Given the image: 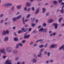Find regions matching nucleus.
<instances>
[{
    "label": "nucleus",
    "mask_w": 64,
    "mask_h": 64,
    "mask_svg": "<svg viewBox=\"0 0 64 64\" xmlns=\"http://www.w3.org/2000/svg\"><path fill=\"white\" fill-rule=\"evenodd\" d=\"M61 5H64L62 6V9L60 10V12L61 13H63L64 12V3L62 2L61 4Z\"/></svg>",
    "instance_id": "1"
},
{
    "label": "nucleus",
    "mask_w": 64,
    "mask_h": 64,
    "mask_svg": "<svg viewBox=\"0 0 64 64\" xmlns=\"http://www.w3.org/2000/svg\"><path fill=\"white\" fill-rule=\"evenodd\" d=\"M19 46H20L21 47H22L23 46V44L21 43H19L18 44H16V49H18Z\"/></svg>",
    "instance_id": "2"
},
{
    "label": "nucleus",
    "mask_w": 64,
    "mask_h": 64,
    "mask_svg": "<svg viewBox=\"0 0 64 64\" xmlns=\"http://www.w3.org/2000/svg\"><path fill=\"white\" fill-rule=\"evenodd\" d=\"M5 51V49H0V52L1 53H4V55H6V53Z\"/></svg>",
    "instance_id": "3"
},
{
    "label": "nucleus",
    "mask_w": 64,
    "mask_h": 64,
    "mask_svg": "<svg viewBox=\"0 0 64 64\" xmlns=\"http://www.w3.org/2000/svg\"><path fill=\"white\" fill-rule=\"evenodd\" d=\"M27 34L26 33L25 34V35H24V39H27V38H29L30 37V34H28L27 35Z\"/></svg>",
    "instance_id": "4"
},
{
    "label": "nucleus",
    "mask_w": 64,
    "mask_h": 64,
    "mask_svg": "<svg viewBox=\"0 0 64 64\" xmlns=\"http://www.w3.org/2000/svg\"><path fill=\"white\" fill-rule=\"evenodd\" d=\"M5 64H12V60H7Z\"/></svg>",
    "instance_id": "5"
},
{
    "label": "nucleus",
    "mask_w": 64,
    "mask_h": 64,
    "mask_svg": "<svg viewBox=\"0 0 64 64\" xmlns=\"http://www.w3.org/2000/svg\"><path fill=\"white\" fill-rule=\"evenodd\" d=\"M6 49L8 52H11L12 51V48L10 47H7Z\"/></svg>",
    "instance_id": "6"
},
{
    "label": "nucleus",
    "mask_w": 64,
    "mask_h": 64,
    "mask_svg": "<svg viewBox=\"0 0 64 64\" xmlns=\"http://www.w3.org/2000/svg\"><path fill=\"white\" fill-rule=\"evenodd\" d=\"M54 26V28L55 29H57L58 28V24L56 23H54L53 24Z\"/></svg>",
    "instance_id": "7"
},
{
    "label": "nucleus",
    "mask_w": 64,
    "mask_h": 64,
    "mask_svg": "<svg viewBox=\"0 0 64 64\" xmlns=\"http://www.w3.org/2000/svg\"><path fill=\"white\" fill-rule=\"evenodd\" d=\"M12 5L11 4L9 3L6 4H5L3 6V7H7V6H10Z\"/></svg>",
    "instance_id": "8"
},
{
    "label": "nucleus",
    "mask_w": 64,
    "mask_h": 64,
    "mask_svg": "<svg viewBox=\"0 0 64 64\" xmlns=\"http://www.w3.org/2000/svg\"><path fill=\"white\" fill-rule=\"evenodd\" d=\"M22 30L23 32H25L26 31H27L28 29L27 28H23L22 29Z\"/></svg>",
    "instance_id": "9"
},
{
    "label": "nucleus",
    "mask_w": 64,
    "mask_h": 64,
    "mask_svg": "<svg viewBox=\"0 0 64 64\" xmlns=\"http://www.w3.org/2000/svg\"><path fill=\"white\" fill-rule=\"evenodd\" d=\"M31 6V4L29 2H27L26 4V6L27 7H30Z\"/></svg>",
    "instance_id": "10"
},
{
    "label": "nucleus",
    "mask_w": 64,
    "mask_h": 64,
    "mask_svg": "<svg viewBox=\"0 0 64 64\" xmlns=\"http://www.w3.org/2000/svg\"><path fill=\"white\" fill-rule=\"evenodd\" d=\"M39 9L38 8L36 10L35 14L36 15H37V14H38L39 13Z\"/></svg>",
    "instance_id": "11"
},
{
    "label": "nucleus",
    "mask_w": 64,
    "mask_h": 64,
    "mask_svg": "<svg viewBox=\"0 0 64 64\" xmlns=\"http://www.w3.org/2000/svg\"><path fill=\"white\" fill-rule=\"evenodd\" d=\"M42 52H39V54L37 55L38 57H39V58H41V57H42Z\"/></svg>",
    "instance_id": "12"
},
{
    "label": "nucleus",
    "mask_w": 64,
    "mask_h": 64,
    "mask_svg": "<svg viewBox=\"0 0 64 64\" xmlns=\"http://www.w3.org/2000/svg\"><path fill=\"white\" fill-rule=\"evenodd\" d=\"M8 41V37H6L4 39V42H7Z\"/></svg>",
    "instance_id": "13"
},
{
    "label": "nucleus",
    "mask_w": 64,
    "mask_h": 64,
    "mask_svg": "<svg viewBox=\"0 0 64 64\" xmlns=\"http://www.w3.org/2000/svg\"><path fill=\"white\" fill-rule=\"evenodd\" d=\"M55 46H56L57 45H54V44H52L51 45L50 48H49L50 49H51L52 48H54L55 47Z\"/></svg>",
    "instance_id": "14"
},
{
    "label": "nucleus",
    "mask_w": 64,
    "mask_h": 64,
    "mask_svg": "<svg viewBox=\"0 0 64 64\" xmlns=\"http://www.w3.org/2000/svg\"><path fill=\"white\" fill-rule=\"evenodd\" d=\"M21 7H22V6L20 5L16 6V8L17 9H20L21 8Z\"/></svg>",
    "instance_id": "15"
},
{
    "label": "nucleus",
    "mask_w": 64,
    "mask_h": 64,
    "mask_svg": "<svg viewBox=\"0 0 64 64\" xmlns=\"http://www.w3.org/2000/svg\"><path fill=\"white\" fill-rule=\"evenodd\" d=\"M14 41H19V39L17 37H15L14 38Z\"/></svg>",
    "instance_id": "16"
},
{
    "label": "nucleus",
    "mask_w": 64,
    "mask_h": 64,
    "mask_svg": "<svg viewBox=\"0 0 64 64\" xmlns=\"http://www.w3.org/2000/svg\"><path fill=\"white\" fill-rule=\"evenodd\" d=\"M42 12L44 13H45V11H46V9L45 8H43L42 9Z\"/></svg>",
    "instance_id": "17"
},
{
    "label": "nucleus",
    "mask_w": 64,
    "mask_h": 64,
    "mask_svg": "<svg viewBox=\"0 0 64 64\" xmlns=\"http://www.w3.org/2000/svg\"><path fill=\"white\" fill-rule=\"evenodd\" d=\"M17 50H13V53L14 54H17Z\"/></svg>",
    "instance_id": "18"
},
{
    "label": "nucleus",
    "mask_w": 64,
    "mask_h": 64,
    "mask_svg": "<svg viewBox=\"0 0 64 64\" xmlns=\"http://www.w3.org/2000/svg\"><path fill=\"white\" fill-rule=\"evenodd\" d=\"M53 21V20L52 19H50L48 21V23H52Z\"/></svg>",
    "instance_id": "19"
},
{
    "label": "nucleus",
    "mask_w": 64,
    "mask_h": 64,
    "mask_svg": "<svg viewBox=\"0 0 64 64\" xmlns=\"http://www.w3.org/2000/svg\"><path fill=\"white\" fill-rule=\"evenodd\" d=\"M32 62L33 63H36L37 62L36 61V59L35 58H33L32 60Z\"/></svg>",
    "instance_id": "20"
},
{
    "label": "nucleus",
    "mask_w": 64,
    "mask_h": 64,
    "mask_svg": "<svg viewBox=\"0 0 64 64\" xmlns=\"http://www.w3.org/2000/svg\"><path fill=\"white\" fill-rule=\"evenodd\" d=\"M2 35L4 36L6 35V31H4L2 33Z\"/></svg>",
    "instance_id": "21"
},
{
    "label": "nucleus",
    "mask_w": 64,
    "mask_h": 64,
    "mask_svg": "<svg viewBox=\"0 0 64 64\" xmlns=\"http://www.w3.org/2000/svg\"><path fill=\"white\" fill-rule=\"evenodd\" d=\"M17 17L14 18H12V21H14V22H15V21H16L17 20Z\"/></svg>",
    "instance_id": "22"
},
{
    "label": "nucleus",
    "mask_w": 64,
    "mask_h": 64,
    "mask_svg": "<svg viewBox=\"0 0 64 64\" xmlns=\"http://www.w3.org/2000/svg\"><path fill=\"white\" fill-rule=\"evenodd\" d=\"M21 17H22V16H21V15H20L16 17L17 19H20V18H21Z\"/></svg>",
    "instance_id": "23"
},
{
    "label": "nucleus",
    "mask_w": 64,
    "mask_h": 64,
    "mask_svg": "<svg viewBox=\"0 0 64 64\" xmlns=\"http://www.w3.org/2000/svg\"><path fill=\"white\" fill-rule=\"evenodd\" d=\"M64 48V45H62V46L60 47L59 48V49L60 50H61L62 49H63Z\"/></svg>",
    "instance_id": "24"
},
{
    "label": "nucleus",
    "mask_w": 64,
    "mask_h": 64,
    "mask_svg": "<svg viewBox=\"0 0 64 64\" xmlns=\"http://www.w3.org/2000/svg\"><path fill=\"white\" fill-rule=\"evenodd\" d=\"M30 20H31V22H34L35 21V18H30Z\"/></svg>",
    "instance_id": "25"
},
{
    "label": "nucleus",
    "mask_w": 64,
    "mask_h": 64,
    "mask_svg": "<svg viewBox=\"0 0 64 64\" xmlns=\"http://www.w3.org/2000/svg\"><path fill=\"white\" fill-rule=\"evenodd\" d=\"M36 25V24H34V23H32L31 24V26L32 27H34V26Z\"/></svg>",
    "instance_id": "26"
},
{
    "label": "nucleus",
    "mask_w": 64,
    "mask_h": 64,
    "mask_svg": "<svg viewBox=\"0 0 64 64\" xmlns=\"http://www.w3.org/2000/svg\"><path fill=\"white\" fill-rule=\"evenodd\" d=\"M53 3L55 5H57L58 2H57L56 1H54L53 2Z\"/></svg>",
    "instance_id": "27"
},
{
    "label": "nucleus",
    "mask_w": 64,
    "mask_h": 64,
    "mask_svg": "<svg viewBox=\"0 0 64 64\" xmlns=\"http://www.w3.org/2000/svg\"><path fill=\"white\" fill-rule=\"evenodd\" d=\"M44 30V29L42 28H41L40 29V30H38V31L40 32V31H41V32H43V31Z\"/></svg>",
    "instance_id": "28"
},
{
    "label": "nucleus",
    "mask_w": 64,
    "mask_h": 64,
    "mask_svg": "<svg viewBox=\"0 0 64 64\" xmlns=\"http://www.w3.org/2000/svg\"><path fill=\"white\" fill-rule=\"evenodd\" d=\"M32 32L33 33H34V34H36L37 33H38V32L36 30H34Z\"/></svg>",
    "instance_id": "29"
},
{
    "label": "nucleus",
    "mask_w": 64,
    "mask_h": 64,
    "mask_svg": "<svg viewBox=\"0 0 64 64\" xmlns=\"http://www.w3.org/2000/svg\"><path fill=\"white\" fill-rule=\"evenodd\" d=\"M44 46V45L43 44H42L39 46V48H43Z\"/></svg>",
    "instance_id": "30"
},
{
    "label": "nucleus",
    "mask_w": 64,
    "mask_h": 64,
    "mask_svg": "<svg viewBox=\"0 0 64 64\" xmlns=\"http://www.w3.org/2000/svg\"><path fill=\"white\" fill-rule=\"evenodd\" d=\"M19 57H17L15 59V61H18L19 60Z\"/></svg>",
    "instance_id": "31"
},
{
    "label": "nucleus",
    "mask_w": 64,
    "mask_h": 64,
    "mask_svg": "<svg viewBox=\"0 0 64 64\" xmlns=\"http://www.w3.org/2000/svg\"><path fill=\"white\" fill-rule=\"evenodd\" d=\"M22 22L24 24H25V21H24V18L23 17L22 19Z\"/></svg>",
    "instance_id": "32"
},
{
    "label": "nucleus",
    "mask_w": 64,
    "mask_h": 64,
    "mask_svg": "<svg viewBox=\"0 0 64 64\" xmlns=\"http://www.w3.org/2000/svg\"><path fill=\"white\" fill-rule=\"evenodd\" d=\"M43 31L45 33H46L47 32V29L46 28H45L44 29Z\"/></svg>",
    "instance_id": "33"
},
{
    "label": "nucleus",
    "mask_w": 64,
    "mask_h": 64,
    "mask_svg": "<svg viewBox=\"0 0 64 64\" xmlns=\"http://www.w3.org/2000/svg\"><path fill=\"white\" fill-rule=\"evenodd\" d=\"M4 16V14H2L0 15V18H2Z\"/></svg>",
    "instance_id": "34"
},
{
    "label": "nucleus",
    "mask_w": 64,
    "mask_h": 64,
    "mask_svg": "<svg viewBox=\"0 0 64 64\" xmlns=\"http://www.w3.org/2000/svg\"><path fill=\"white\" fill-rule=\"evenodd\" d=\"M43 51H44V49H41L40 50V53H41V52H43Z\"/></svg>",
    "instance_id": "35"
},
{
    "label": "nucleus",
    "mask_w": 64,
    "mask_h": 64,
    "mask_svg": "<svg viewBox=\"0 0 64 64\" xmlns=\"http://www.w3.org/2000/svg\"><path fill=\"white\" fill-rule=\"evenodd\" d=\"M6 33H7L8 35H9V30H6Z\"/></svg>",
    "instance_id": "36"
},
{
    "label": "nucleus",
    "mask_w": 64,
    "mask_h": 64,
    "mask_svg": "<svg viewBox=\"0 0 64 64\" xmlns=\"http://www.w3.org/2000/svg\"><path fill=\"white\" fill-rule=\"evenodd\" d=\"M43 26L44 27H46V23H44L43 24Z\"/></svg>",
    "instance_id": "37"
},
{
    "label": "nucleus",
    "mask_w": 64,
    "mask_h": 64,
    "mask_svg": "<svg viewBox=\"0 0 64 64\" xmlns=\"http://www.w3.org/2000/svg\"><path fill=\"white\" fill-rule=\"evenodd\" d=\"M63 0H59L58 1V2L59 3H62Z\"/></svg>",
    "instance_id": "38"
},
{
    "label": "nucleus",
    "mask_w": 64,
    "mask_h": 64,
    "mask_svg": "<svg viewBox=\"0 0 64 64\" xmlns=\"http://www.w3.org/2000/svg\"><path fill=\"white\" fill-rule=\"evenodd\" d=\"M62 19V18H59V20H58V22H61V20Z\"/></svg>",
    "instance_id": "39"
},
{
    "label": "nucleus",
    "mask_w": 64,
    "mask_h": 64,
    "mask_svg": "<svg viewBox=\"0 0 64 64\" xmlns=\"http://www.w3.org/2000/svg\"><path fill=\"white\" fill-rule=\"evenodd\" d=\"M3 22H4V20H2L0 22V23L2 24V23H3Z\"/></svg>",
    "instance_id": "40"
},
{
    "label": "nucleus",
    "mask_w": 64,
    "mask_h": 64,
    "mask_svg": "<svg viewBox=\"0 0 64 64\" xmlns=\"http://www.w3.org/2000/svg\"><path fill=\"white\" fill-rule=\"evenodd\" d=\"M51 52H49L47 53V55L48 56H49L50 55Z\"/></svg>",
    "instance_id": "41"
},
{
    "label": "nucleus",
    "mask_w": 64,
    "mask_h": 64,
    "mask_svg": "<svg viewBox=\"0 0 64 64\" xmlns=\"http://www.w3.org/2000/svg\"><path fill=\"white\" fill-rule=\"evenodd\" d=\"M11 9L12 11H14V6H12L11 8Z\"/></svg>",
    "instance_id": "42"
},
{
    "label": "nucleus",
    "mask_w": 64,
    "mask_h": 64,
    "mask_svg": "<svg viewBox=\"0 0 64 64\" xmlns=\"http://www.w3.org/2000/svg\"><path fill=\"white\" fill-rule=\"evenodd\" d=\"M33 56L34 58H37V56H36V55L35 54L33 55Z\"/></svg>",
    "instance_id": "43"
},
{
    "label": "nucleus",
    "mask_w": 64,
    "mask_h": 64,
    "mask_svg": "<svg viewBox=\"0 0 64 64\" xmlns=\"http://www.w3.org/2000/svg\"><path fill=\"white\" fill-rule=\"evenodd\" d=\"M56 34L57 33L56 32H54L52 34V36H55Z\"/></svg>",
    "instance_id": "44"
},
{
    "label": "nucleus",
    "mask_w": 64,
    "mask_h": 64,
    "mask_svg": "<svg viewBox=\"0 0 64 64\" xmlns=\"http://www.w3.org/2000/svg\"><path fill=\"white\" fill-rule=\"evenodd\" d=\"M7 57V56H3L2 58H3V59H5V58H6Z\"/></svg>",
    "instance_id": "45"
},
{
    "label": "nucleus",
    "mask_w": 64,
    "mask_h": 64,
    "mask_svg": "<svg viewBox=\"0 0 64 64\" xmlns=\"http://www.w3.org/2000/svg\"><path fill=\"white\" fill-rule=\"evenodd\" d=\"M32 11H34L35 10V8L34 7H32Z\"/></svg>",
    "instance_id": "46"
},
{
    "label": "nucleus",
    "mask_w": 64,
    "mask_h": 64,
    "mask_svg": "<svg viewBox=\"0 0 64 64\" xmlns=\"http://www.w3.org/2000/svg\"><path fill=\"white\" fill-rule=\"evenodd\" d=\"M37 45V44H36V43H35L34 44L33 46L34 47H35V46H36Z\"/></svg>",
    "instance_id": "47"
},
{
    "label": "nucleus",
    "mask_w": 64,
    "mask_h": 64,
    "mask_svg": "<svg viewBox=\"0 0 64 64\" xmlns=\"http://www.w3.org/2000/svg\"><path fill=\"white\" fill-rule=\"evenodd\" d=\"M47 45H48V44H46L44 46V47L45 48H46V47H47Z\"/></svg>",
    "instance_id": "48"
},
{
    "label": "nucleus",
    "mask_w": 64,
    "mask_h": 64,
    "mask_svg": "<svg viewBox=\"0 0 64 64\" xmlns=\"http://www.w3.org/2000/svg\"><path fill=\"white\" fill-rule=\"evenodd\" d=\"M22 43H25V40H23L22 42Z\"/></svg>",
    "instance_id": "49"
},
{
    "label": "nucleus",
    "mask_w": 64,
    "mask_h": 64,
    "mask_svg": "<svg viewBox=\"0 0 64 64\" xmlns=\"http://www.w3.org/2000/svg\"><path fill=\"white\" fill-rule=\"evenodd\" d=\"M53 62V60H51L50 61V62L51 63H52Z\"/></svg>",
    "instance_id": "50"
},
{
    "label": "nucleus",
    "mask_w": 64,
    "mask_h": 64,
    "mask_svg": "<svg viewBox=\"0 0 64 64\" xmlns=\"http://www.w3.org/2000/svg\"><path fill=\"white\" fill-rule=\"evenodd\" d=\"M44 53L45 54H47V51H45L44 52Z\"/></svg>",
    "instance_id": "51"
},
{
    "label": "nucleus",
    "mask_w": 64,
    "mask_h": 64,
    "mask_svg": "<svg viewBox=\"0 0 64 64\" xmlns=\"http://www.w3.org/2000/svg\"><path fill=\"white\" fill-rule=\"evenodd\" d=\"M12 29H13V30H15L16 29V27H13L12 28Z\"/></svg>",
    "instance_id": "52"
},
{
    "label": "nucleus",
    "mask_w": 64,
    "mask_h": 64,
    "mask_svg": "<svg viewBox=\"0 0 64 64\" xmlns=\"http://www.w3.org/2000/svg\"><path fill=\"white\" fill-rule=\"evenodd\" d=\"M29 17H30V14H28L27 16L26 17V18H29Z\"/></svg>",
    "instance_id": "53"
},
{
    "label": "nucleus",
    "mask_w": 64,
    "mask_h": 64,
    "mask_svg": "<svg viewBox=\"0 0 64 64\" xmlns=\"http://www.w3.org/2000/svg\"><path fill=\"white\" fill-rule=\"evenodd\" d=\"M21 32V30H19L18 31V33H20Z\"/></svg>",
    "instance_id": "54"
},
{
    "label": "nucleus",
    "mask_w": 64,
    "mask_h": 64,
    "mask_svg": "<svg viewBox=\"0 0 64 64\" xmlns=\"http://www.w3.org/2000/svg\"><path fill=\"white\" fill-rule=\"evenodd\" d=\"M49 13L48 12L46 14V16H48L49 15Z\"/></svg>",
    "instance_id": "55"
},
{
    "label": "nucleus",
    "mask_w": 64,
    "mask_h": 64,
    "mask_svg": "<svg viewBox=\"0 0 64 64\" xmlns=\"http://www.w3.org/2000/svg\"><path fill=\"white\" fill-rule=\"evenodd\" d=\"M27 11H30V8H28V9L27 10Z\"/></svg>",
    "instance_id": "56"
},
{
    "label": "nucleus",
    "mask_w": 64,
    "mask_h": 64,
    "mask_svg": "<svg viewBox=\"0 0 64 64\" xmlns=\"http://www.w3.org/2000/svg\"><path fill=\"white\" fill-rule=\"evenodd\" d=\"M38 40L39 41V42H42V41H43V40L42 39H40Z\"/></svg>",
    "instance_id": "57"
},
{
    "label": "nucleus",
    "mask_w": 64,
    "mask_h": 64,
    "mask_svg": "<svg viewBox=\"0 0 64 64\" xmlns=\"http://www.w3.org/2000/svg\"><path fill=\"white\" fill-rule=\"evenodd\" d=\"M24 27H28V26L27 25L25 24Z\"/></svg>",
    "instance_id": "58"
},
{
    "label": "nucleus",
    "mask_w": 64,
    "mask_h": 64,
    "mask_svg": "<svg viewBox=\"0 0 64 64\" xmlns=\"http://www.w3.org/2000/svg\"><path fill=\"white\" fill-rule=\"evenodd\" d=\"M22 64H25V62H21Z\"/></svg>",
    "instance_id": "59"
},
{
    "label": "nucleus",
    "mask_w": 64,
    "mask_h": 64,
    "mask_svg": "<svg viewBox=\"0 0 64 64\" xmlns=\"http://www.w3.org/2000/svg\"><path fill=\"white\" fill-rule=\"evenodd\" d=\"M46 63L47 64H48L49 63V61L48 60L46 61Z\"/></svg>",
    "instance_id": "60"
},
{
    "label": "nucleus",
    "mask_w": 64,
    "mask_h": 64,
    "mask_svg": "<svg viewBox=\"0 0 64 64\" xmlns=\"http://www.w3.org/2000/svg\"><path fill=\"white\" fill-rule=\"evenodd\" d=\"M41 26H39L38 27V29H39L40 28H41Z\"/></svg>",
    "instance_id": "61"
},
{
    "label": "nucleus",
    "mask_w": 64,
    "mask_h": 64,
    "mask_svg": "<svg viewBox=\"0 0 64 64\" xmlns=\"http://www.w3.org/2000/svg\"><path fill=\"white\" fill-rule=\"evenodd\" d=\"M29 20V19H26L25 20V22H27L28 21V20Z\"/></svg>",
    "instance_id": "62"
},
{
    "label": "nucleus",
    "mask_w": 64,
    "mask_h": 64,
    "mask_svg": "<svg viewBox=\"0 0 64 64\" xmlns=\"http://www.w3.org/2000/svg\"><path fill=\"white\" fill-rule=\"evenodd\" d=\"M14 35L15 36H17V34L15 33V32H14Z\"/></svg>",
    "instance_id": "63"
},
{
    "label": "nucleus",
    "mask_w": 64,
    "mask_h": 64,
    "mask_svg": "<svg viewBox=\"0 0 64 64\" xmlns=\"http://www.w3.org/2000/svg\"><path fill=\"white\" fill-rule=\"evenodd\" d=\"M32 44H33V42H31V43H30V45H32Z\"/></svg>",
    "instance_id": "64"
}]
</instances>
